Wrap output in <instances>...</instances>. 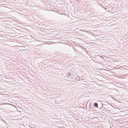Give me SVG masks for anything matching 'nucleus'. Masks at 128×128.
Returning a JSON list of instances; mask_svg holds the SVG:
<instances>
[{"label": "nucleus", "instance_id": "f257e3e1", "mask_svg": "<svg viewBox=\"0 0 128 128\" xmlns=\"http://www.w3.org/2000/svg\"><path fill=\"white\" fill-rule=\"evenodd\" d=\"M94 106L96 107L97 108H98V104L96 102L94 103Z\"/></svg>", "mask_w": 128, "mask_h": 128}, {"label": "nucleus", "instance_id": "f03ea898", "mask_svg": "<svg viewBox=\"0 0 128 128\" xmlns=\"http://www.w3.org/2000/svg\"><path fill=\"white\" fill-rule=\"evenodd\" d=\"M72 75V74L71 73L69 72L68 74V76H71Z\"/></svg>", "mask_w": 128, "mask_h": 128}]
</instances>
